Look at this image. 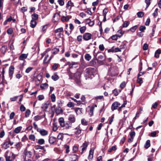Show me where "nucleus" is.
Wrapping results in <instances>:
<instances>
[{"instance_id": "13", "label": "nucleus", "mask_w": 161, "mask_h": 161, "mask_svg": "<svg viewBox=\"0 0 161 161\" xmlns=\"http://www.w3.org/2000/svg\"><path fill=\"white\" fill-rule=\"evenodd\" d=\"M55 111L57 115L59 114H62L63 113V110L61 108V107H57L55 109Z\"/></svg>"}, {"instance_id": "25", "label": "nucleus", "mask_w": 161, "mask_h": 161, "mask_svg": "<svg viewBox=\"0 0 161 161\" xmlns=\"http://www.w3.org/2000/svg\"><path fill=\"white\" fill-rule=\"evenodd\" d=\"M161 53V50L160 49H158L155 52L154 57L156 58H158L159 57V55Z\"/></svg>"}, {"instance_id": "3", "label": "nucleus", "mask_w": 161, "mask_h": 161, "mask_svg": "<svg viewBox=\"0 0 161 161\" xmlns=\"http://www.w3.org/2000/svg\"><path fill=\"white\" fill-rule=\"evenodd\" d=\"M85 72L86 76H87L89 78L92 75L94 77L97 73V69H96L91 67L86 68L85 70Z\"/></svg>"}, {"instance_id": "4", "label": "nucleus", "mask_w": 161, "mask_h": 161, "mask_svg": "<svg viewBox=\"0 0 161 161\" xmlns=\"http://www.w3.org/2000/svg\"><path fill=\"white\" fill-rule=\"evenodd\" d=\"M6 161H13L16 157L15 155L11 152L7 151L5 155Z\"/></svg>"}, {"instance_id": "64", "label": "nucleus", "mask_w": 161, "mask_h": 161, "mask_svg": "<svg viewBox=\"0 0 161 161\" xmlns=\"http://www.w3.org/2000/svg\"><path fill=\"white\" fill-rule=\"evenodd\" d=\"M81 124L84 125H87L86 121L84 119L81 120Z\"/></svg>"}, {"instance_id": "61", "label": "nucleus", "mask_w": 161, "mask_h": 161, "mask_svg": "<svg viewBox=\"0 0 161 161\" xmlns=\"http://www.w3.org/2000/svg\"><path fill=\"white\" fill-rule=\"evenodd\" d=\"M67 106L69 108L73 107L74 106V104L72 102H69L67 104Z\"/></svg>"}, {"instance_id": "57", "label": "nucleus", "mask_w": 161, "mask_h": 161, "mask_svg": "<svg viewBox=\"0 0 161 161\" xmlns=\"http://www.w3.org/2000/svg\"><path fill=\"white\" fill-rule=\"evenodd\" d=\"M142 62L140 61L139 65V69L138 71H141L142 69Z\"/></svg>"}, {"instance_id": "59", "label": "nucleus", "mask_w": 161, "mask_h": 161, "mask_svg": "<svg viewBox=\"0 0 161 161\" xmlns=\"http://www.w3.org/2000/svg\"><path fill=\"white\" fill-rule=\"evenodd\" d=\"M78 148L77 146L75 145L73 147V153H76L78 150Z\"/></svg>"}, {"instance_id": "40", "label": "nucleus", "mask_w": 161, "mask_h": 161, "mask_svg": "<svg viewBox=\"0 0 161 161\" xmlns=\"http://www.w3.org/2000/svg\"><path fill=\"white\" fill-rule=\"evenodd\" d=\"M117 150V147L116 146H113L111 148H110L108 151L109 153H111L112 151H115Z\"/></svg>"}, {"instance_id": "50", "label": "nucleus", "mask_w": 161, "mask_h": 161, "mask_svg": "<svg viewBox=\"0 0 161 161\" xmlns=\"http://www.w3.org/2000/svg\"><path fill=\"white\" fill-rule=\"evenodd\" d=\"M53 130L54 131H56L58 129L57 124L55 123H53Z\"/></svg>"}, {"instance_id": "55", "label": "nucleus", "mask_w": 161, "mask_h": 161, "mask_svg": "<svg viewBox=\"0 0 161 161\" xmlns=\"http://www.w3.org/2000/svg\"><path fill=\"white\" fill-rule=\"evenodd\" d=\"M108 12V9L107 8H105L103 10V16H106Z\"/></svg>"}, {"instance_id": "38", "label": "nucleus", "mask_w": 161, "mask_h": 161, "mask_svg": "<svg viewBox=\"0 0 161 161\" xmlns=\"http://www.w3.org/2000/svg\"><path fill=\"white\" fill-rule=\"evenodd\" d=\"M106 59V56H105L103 60H100L97 59V63L98 64L100 65H103L104 64V61H105Z\"/></svg>"}, {"instance_id": "1", "label": "nucleus", "mask_w": 161, "mask_h": 161, "mask_svg": "<svg viewBox=\"0 0 161 161\" xmlns=\"http://www.w3.org/2000/svg\"><path fill=\"white\" fill-rule=\"evenodd\" d=\"M82 69H78L76 73H74V76L75 83L78 86L81 85L80 78L83 72Z\"/></svg>"}, {"instance_id": "9", "label": "nucleus", "mask_w": 161, "mask_h": 161, "mask_svg": "<svg viewBox=\"0 0 161 161\" xmlns=\"http://www.w3.org/2000/svg\"><path fill=\"white\" fill-rule=\"evenodd\" d=\"M120 105V103L117 102H114L112 105L111 109L112 111L117 109L118 107Z\"/></svg>"}, {"instance_id": "17", "label": "nucleus", "mask_w": 161, "mask_h": 161, "mask_svg": "<svg viewBox=\"0 0 161 161\" xmlns=\"http://www.w3.org/2000/svg\"><path fill=\"white\" fill-rule=\"evenodd\" d=\"M94 150V148H92L90 150L88 158L89 159H92L93 158Z\"/></svg>"}, {"instance_id": "16", "label": "nucleus", "mask_w": 161, "mask_h": 161, "mask_svg": "<svg viewBox=\"0 0 161 161\" xmlns=\"http://www.w3.org/2000/svg\"><path fill=\"white\" fill-rule=\"evenodd\" d=\"M51 102L50 101H48L46 103L43 104L42 108L46 109L48 108L50 105H51Z\"/></svg>"}, {"instance_id": "14", "label": "nucleus", "mask_w": 161, "mask_h": 161, "mask_svg": "<svg viewBox=\"0 0 161 161\" xmlns=\"http://www.w3.org/2000/svg\"><path fill=\"white\" fill-rule=\"evenodd\" d=\"M75 130L74 133L76 135H79L81 132L82 130L79 126H78L75 129Z\"/></svg>"}, {"instance_id": "2", "label": "nucleus", "mask_w": 161, "mask_h": 161, "mask_svg": "<svg viewBox=\"0 0 161 161\" xmlns=\"http://www.w3.org/2000/svg\"><path fill=\"white\" fill-rule=\"evenodd\" d=\"M58 122L61 127H64V129H68L72 127V123L70 121H67L65 124L64 119L63 117H61L58 119Z\"/></svg>"}, {"instance_id": "27", "label": "nucleus", "mask_w": 161, "mask_h": 161, "mask_svg": "<svg viewBox=\"0 0 161 161\" xmlns=\"http://www.w3.org/2000/svg\"><path fill=\"white\" fill-rule=\"evenodd\" d=\"M52 53L54 55H55L58 54L59 51V48H54L52 50Z\"/></svg>"}, {"instance_id": "45", "label": "nucleus", "mask_w": 161, "mask_h": 161, "mask_svg": "<svg viewBox=\"0 0 161 161\" xmlns=\"http://www.w3.org/2000/svg\"><path fill=\"white\" fill-rule=\"evenodd\" d=\"M31 111L29 109H27L25 112V117L26 118L28 117H29Z\"/></svg>"}, {"instance_id": "30", "label": "nucleus", "mask_w": 161, "mask_h": 161, "mask_svg": "<svg viewBox=\"0 0 161 161\" xmlns=\"http://www.w3.org/2000/svg\"><path fill=\"white\" fill-rule=\"evenodd\" d=\"M86 29V26H83L80 27L79 30L81 34H84V33L85 32Z\"/></svg>"}, {"instance_id": "44", "label": "nucleus", "mask_w": 161, "mask_h": 161, "mask_svg": "<svg viewBox=\"0 0 161 161\" xmlns=\"http://www.w3.org/2000/svg\"><path fill=\"white\" fill-rule=\"evenodd\" d=\"M146 27L144 25H141L139 27V30L142 32H144L145 30H146Z\"/></svg>"}, {"instance_id": "20", "label": "nucleus", "mask_w": 161, "mask_h": 161, "mask_svg": "<svg viewBox=\"0 0 161 161\" xmlns=\"http://www.w3.org/2000/svg\"><path fill=\"white\" fill-rule=\"evenodd\" d=\"M9 142H8L7 139L5 141V142L2 145V147L5 149H6L9 147Z\"/></svg>"}, {"instance_id": "34", "label": "nucleus", "mask_w": 161, "mask_h": 161, "mask_svg": "<svg viewBox=\"0 0 161 161\" xmlns=\"http://www.w3.org/2000/svg\"><path fill=\"white\" fill-rule=\"evenodd\" d=\"M32 20H37L38 18V15L36 13H34L31 15Z\"/></svg>"}, {"instance_id": "7", "label": "nucleus", "mask_w": 161, "mask_h": 161, "mask_svg": "<svg viewBox=\"0 0 161 161\" xmlns=\"http://www.w3.org/2000/svg\"><path fill=\"white\" fill-rule=\"evenodd\" d=\"M37 131L39 132L40 134L42 136H45L48 134V131L43 129H37Z\"/></svg>"}, {"instance_id": "11", "label": "nucleus", "mask_w": 161, "mask_h": 161, "mask_svg": "<svg viewBox=\"0 0 161 161\" xmlns=\"http://www.w3.org/2000/svg\"><path fill=\"white\" fill-rule=\"evenodd\" d=\"M14 66L13 65H11L9 69V75L11 79L14 73Z\"/></svg>"}, {"instance_id": "53", "label": "nucleus", "mask_w": 161, "mask_h": 161, "mask_svg": "<svg viewBox=\"0 0 161 161\" xmlns=\"http://www.w3.org/2000/svg\"><path fill=\"white\" fill-rule=\"evenodd\" d=\"M42 117L41 116H39V115H37L36 116H35L34 117V120L36 121H37L38 120H39L42 119Z\"/></svg>"}, {"instance_id": "46", "label": "nucleus", "mask_w": 161, "mask_h": 161, "mask_svg": "<svg viewBox=\"0 0 161 161\" xmlns=\"http://www.w3.org/2000/svg\"><path fill=\"white\" fill-rule=\"evenodd\" d=\"M130 24V22L129 21H125L124 22V23L122 25L123 27H127Z\"/></svg>"}, {"instance_id": "29", "label": "nucleus", "mask_w": 161, "mask_h": 161, "mask_svg": "<svg viewBox=\"0 0 161 161\" xmlns=\"http://www.w3.org/2000/svg\"><path fill=\"white\" fill-rule=\"evenodd\" d=\"M74 6L73 3L71 0H69V1L67 4H66V8H68L69 6L71 7H73Z\"/></svg>"}, {"instance_id": "54", "label": "nucleus", "mask_w": 161, "mask_h": 161, "mask_svg": "<svg viewBox=\"0 0 161 161\" xmlns=\"http://www.w3.org/2000/svg\"><path fill=\"white\" fill-rule=\"evenodd\" d=\"M51 98L52 101L53 102H54L56 100V97L54 94H52L51 95Z\"/></svg>"}, {"instance_id": "51", "label": "nucleus", "mask_w": 161, "mask_h": 161, "mask_svg": "<svg viewBox=\"0 0 161 161\" xmlns=\"http://www.w3.org/2000/svg\"><path fill=\"white\" fill-rule=\"evenodd\" d=\"M63 31V29L62 27H60V28H58L57 29H56L54 31V32L55 33H57L58 32H61Z\"/></svg>"}, {"instance_id": "35", "label": "nucleus", "mask_w": 161, "mask_h": 161, "mask_svg": "<svg viewBox=\"0 0 161 161\" xmlns=\"http://www.w3.org/2000/svg\"><path fill=\"white\" fill-rule=\"evenodd\" d=\"M150 146V141L149 140H148L146 142L144 145V147L146 149H147Z\"/></svg>"}, {"instance_id": "39", "label": "nucleus", "mask_w": 161, "mask_h": 161, "mask_svg": "<svg viewBox=\"0 0 161 161\" xmlns=\"http://www.w3.org/2000/svg\"><path fill=\"white\" fill-rule=\"evenodd\" d=\"M138 25H136L131 28L129 30H128V31H130L131 32L133 33L135 32L136 30L138 28Z\"/></svg>"}, {"instance_id": "28", "label": "nucleus", "mask_w": 161, "mask_h": 161, "mask_svg": "<svg viewBox=\"0 0 161 161\" xmlns=\"http://www.w3.org/2000/svg\"><path fill=\"white\" fill-rule=\"evenodd\" d=\"M7 49V46L6 45H4L2 46L1 48V52L3 54H4L6 51Z\"/></svg>"}, {"instance_id": "52", "label": "nucleus", "mask_w": 161, "mask_h": 161, "mask_svg": "<svg viewBox=\"0 0 161 161\" xmlns=\"http://www.w3.org/2000/svg\"><path fill=\"white\" fill-rule=\"evenodd\" d=\"M126 86V83L125 81H123L120 84V87L122 89H123Z\"/></svg>"}, {"instance_id": "36", "label": "nucleus", "mask_w": 161, "mask_h": 161, "mask_svg": "<svg viewBox=\"0 0 161 161\" xmlns=\"http://www.w3.org/2000/svg\"><path fill=\"white\" fill-rule=\"evenodd\" d=\"M84 57L85 59L87 61H89L92 58L91 56L88 53H86Z\"/></svg>"}, {"instance_id": "5", "label": "nucleus", "mask_w": 161, "mask_h": 161, "mask_svg": "<svg viewBox=\"0 0 161 161\" xmlns=\"http://www.w3.org/2000/svg\"><path fill=\"white\" fill-rule=\"evenodd\" d=\"M92 36L91 33L88 32L85 33L83 35V39L84 41H88L92 39Z\"/></svg>"}, {"instance_id": "21", "label": "nucleus", "mask_w": 161, "mask_h": 161, "mask_svg": "<svg viewBox=\"0 0 161 161\" xmlns=\"http://www.w3.org/2000/svg\"><path fill=\"white\" fill-rule=\"evenodd\" d=\"M28 54H22L19 57V59L23 60L27 58Z\"/></svg>"}, {"instance_id": "26", "label": "nucleus", "mask_w": 161, "mask_h": 161, "mask_svg": "<svg viewBox=\"0 0 161 161\" xmlns=\"http://www.w3.org/2000/svg\"><path fill=\"white\" fill-rule=\"evenodd\" d=\"M69 18L68 16H63L61 18V20L63 22H67L69 20Z\"/></svg>"}, {"instance_id": "47", "label": "nucleus", "mask_w": 161, "mask_h": 161, "mask_svg": "<svg viewBox=\"0 0 161 161\" xmlns=\"http://www.w3.org/2000/svg\"><path fill=\"white\" fill-rule=\"evenodd\" d=\"M94 108V106H92L90 110L88 112L89 115H90L91 116H92L93 114V111Z\"/></svg>"}, {"instance_id": "48", "label": "nucleus", "mask_w": 161, "mask_h": 161, "mask_svg": "<svg viewBox=\"0 0 161 161\" xmlns=\"http://www.w3.org/2000/svg\"><path fill=\"white\" fill-rule=\"evenodd\" d=\"M144 13L142 12H139L137 13V15L139 18H142L144 15Z\"/></svg>"}, {"instance_id": "33", "label": "nucleus", "mask_w": 161, "mask_h": 161, "mask_svg": "<svg viewBox=\"0 0 161 161\" xmlns=\"http://www.w3.org/2000/svg\"><path fill=\"white\" fill-rule=\"evenodd\" d=\"M117 33L118 37H120L123 35L124 33V31H122L121 29L118 31Z\"/></svg>"}, {"instance_id": "8", "label": "nucleus", "mask_w": 161, "mask_h": 161, "mask_svg": "<svg viewBox=\"0 0 161 161\" xmlns=\"http://www.w3.org/2000/svg\"><path fill=\"white\" fill-rule=\"evenodd\" d=\"M97 58L96 56L94 58L89 62V65L92 66H95L97 65Z\"/></svg>"}, {"instance_id": "32", "label": "nucleus", "mask_w": 161, "mask_h": 161, "mask_svg": "<svg viewBox=\"0 0 161 161\" xmlns=\"http://www.w3.org/2000/svg\"><path fill=\"white\" fill-rule=\"evenodd\" d=\"M59 66V64H58L54 63L52 66V69L53 70H55Z\"/></svg>"}, {"instance_id": "15", "label": "nucleus", "mask_w": 161, "mask_h": 161, "mask_svg": "<svg viewBox=\"0 0 161 161\" xmlns=\"http://www.w3.org/2000/svg\"><path fill=\"white\" fill-rule=\"evenodd\" d=\"M57 138L51 136L49 137V142L50 144H53L57 141Z\"/></svg>"}, {"instance_id": "24", "label": "nucleus", "mask_w": 161, "mask_h": 161, "mask_svg": "<svg viewBox=\"0 0 161 161\" xmlns=\"http://www.w3.org/2000/svg\"><path fill=\"white\" fill-rule=\"evenodd\" d=\"M143 79L142 78L140 77L139 76H137V80H136V82L139 84L140 86H141L142 84L143 83Z\"/></svg>"}, {"instance_id": "42", "label": "nucleus", "mask_w": 161, "mask_h": 161, "mask_svg": "<svg viewBox=\"0 0 161 161\" xmlns=\"http://www.w3.org/2000/svg\"><path fill=\"white\" fill-rule=\"evenodd\" d=\"M45 140L41 138L38 139L37 143L40 145H42L44 144L45 143Z\"/></svg>"}, {"instance_id": "58", "label": "nucleus", "mask_w": 161, "mask_h": 161, "mask_svg": "<svg viewBox=\"0 0 161 161\" xmlns=\"http://www.w3.org/2000/svg\"><path fill=\"white\" fill-rule=\"evenodd\" d=\"M148 45L147 43H145L143 45L142 48L143 50H146L148 49Z\"/></svg>"}, {"instance_id": "41", "label": "nucleus", "mask_w": 161, "mask_h": 161, "mask_svg": "<svg viewBox=\"0 0 161 161\" xmlns=\"http://www.w3.org/2000/svg\"><path fill=\"white\" fill-rule=\"evenodd\" d=\"M83 36L82 35H79L77 37V41L80 43L82 41Z\"/></svg>"}, {"instance_id": "49", "label": "nucleus", "mask_w": 161, "mask_h": 161, "mask_svg": "<svg viewBox=\"0 0 161 161\" xmlns=\"http://www.w3.org/2000/svg\"><path fill=\"white\" fill-rule=\"evenodd\" d=\"M29 139L33 141H35V136L34 135H30L29 136Z\"/></svg>"}, {"instance_id": "37", "label": "nucleus", "mask_w": 161, "mask_h": 161, "mask_svg": "<svg viewBox=\"0 0 161 161\" xmlns=\"http://www.w3.org/2000/svg\"><path fill=\"white\" fill-rule=\"evenodd\" d=\"M67 65H69V68H73V66L74 65H76L77 64V63L72 62L71 63H70V62H67Z\"/></svg>"}, {"instance_id": "22", "label": "nucleus", "mask_w": 161, "mask_h": 161, "mask_svg": "<svg viewBox=\"0 0 161 161\" xmlns=\"http://www.w3.org/2000/svg\"><path fill=\"white\" fill-rule=\"evenodd\" d=\"M52 79L54 81H56L58 80L59 77L57 75V73L55 72L54 73V75L51 77Z\"/></svg>"}, {"instance_id": "23", "label": "nucleus", "mask_w": 161, "mask_h": 161, "mask_svg": "<svg viewBox=\"0 0 161 161\" xmlns=\"http://www.w3.org/2000/svg\"><path fill=\"white\" fill-rule=\"evenodd\" d=\"M37 24V22L36 20H31L30 23V26L32 28L35 27Z\"/></svg>"}, {"instance_id": "56", "label": "nucleus", "mask_w": 161, "mask_h": 161, "mask_svg": "<svg viewBox=\"0 0 161 161\" xmlns=\"http://www.w3.org/2000/svg\"><path fill=\"white\" fill-rule=\"evenodd\" d=\"M64 147L66 148V153H68L69 152V146L67 145H64Z\"/></svg>"}, {"instance_id": "60", "label": "nucleus", "mask_w": 161, "mask_h": 161, "mask_svg": "<svg viewBox=\"0 0 161 161\" xmlns=\"http://www.w3.org/2000/svg\"><path fill=\"white\" fill-rule=\"evenodd\" d=\"M118 35H113L111 37V38L114 40H117L118 39Z\"/></svg>"}, {"instance_id": "12", "label": "nucleus", "mask_w": 161, "mask_h": 161, "mask_svg": "<svg viewBox=\"0 0 161 161\" xmlns=\"http://www.w3.org/2000/svg\"><path fill=\"white\" fill-rule=\"evenodd\" d=\"M60 18L59 14L57 12L55 13L53 16V20L54 22L58 21Z\"/></svg>"}, {"instance_id": "18", "label": "nucleus", "mask_w": 161, "mask_h": 161, "mask_svg": "<svg viewBox=\"0 0 161 161\" xmlns=\"http://www.w3.org/2000/svg\"><path fill=\"white\" fill-rule=\"evenodd\" d=\"M22 129V126H19L17 127V128H15L14 131V133L18 134L20 132V131L21 130V129ZM12 136H14L15 135L14 134V133H13L12 134Z\"/></svg>"}, {"instance_id": "10", "label": "nucleus", "mask_w": 161, "mask_h": 161, "mask_svg": "<svg viewBox=\"0 0 161 161\" xmlns=\"http://www.w3.org/2000/svg\"><path fill=\"white\" fill-rule=\"evenodd\" d=\"M88 145V142H87L86 141H85L82 144V145L80 146V147L82 148V152L80 153L82 154L84 151L86 150V149Z\"/></svg>"}, {"instance_id": "19", "label": "nucleus", "mask_w": 161, "mask_h": 161, "mask_svg": "<svg viewBox=\"0 0 161 161\" xmlns=\"http://www.w3.org/2000/svg\"><path fill=\"white\" fill-rule=\"evenodd\" d=\"M68 120L70 121L71 123L75 122V118L74 115L73 114L70 115L68 118Z\"/></svg>"}, {"instance_id": "63", "label": "nucleus", "mask_w": 161, "mask_h": 161, "mask_svg": "<svg viewBox=\"0 0 161 161\" xmlns=\"http://www.w3.org/2000/svg\"><path fill=\"white\" fill-rule=\"evenodd\" d=\"M20 109L21 112H24L26 108L23 104H21L20 106Z\"/></svg>"}, {"instance_id": "62", "label": "nucleus", "mask_w": 161, "mask_h": 161, "mask_svg": "<svg viewBox=\"0 0 161 161\" xmlns=\"http://www.w3.org/2000/svg\"><path fill=\"white\" fill-rule=\"evenodd\" d=\"M58 2L61 6H63L64 5V0H58Z\"/></svg>"}, {"instance_id": "43", "label": "nucleus", "mask_w": 161, "mask_h": 161, "mask_svg": "<svg viewBox=\"0 0 161 161\" xmlns=\"http://www.w3.org/2000/svg\"><path fill=\"white\" fill-rule=\"evenodd\" d=\"M48 85L47 83H44L42 84L40 86V88L42 89H44L46 87L47 88Z\"/></svg>"}, {"instance_id": "31", "label": "nucleus", "mask_w": 161, "mask_h": 161, "mask_svg": "<svg viewBox=\"0 0 161 161\" xmlns=\"http://www.w3.org/2000/svg\"><path fill=\"white\" fill-rule=\"evenodd\" d=\"M71 158L73 160L71 161H76L79 158L80 156L75 154H74L72 155Z\"/></svg>"}, {"instance_id": "6", "label": "nucleus", "mask_w": 161, "mask_h": 161, "mask_svg": "<svg viewBox=\"0 0 161 161\" xmlns=\"http://www.w3.org/2000/svg\"><path fill=\"white\" fill-rule=\"evenodd\" d=\"M24 153L25 156V159L26 157L28 158H31L32 155V152L28 150L27 148H26L24 150Z\"/></svg>"}]
</instances>
